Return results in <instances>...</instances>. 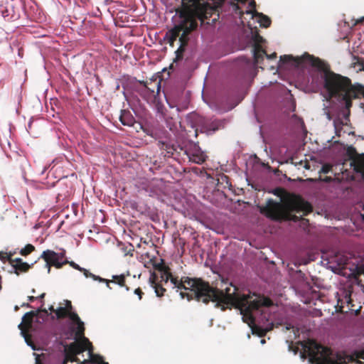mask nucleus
Returning <instances> with one entry per match:
<instances>
[{
	"label": "nucleus",
	"mask_w": 364,
	"mask_h": 364,
	"mask_svg": "<svg viewBox=\"0 0 364 364\" xmlns=\"http://www.w3.org/2000/svg\"><path fill=\"white\" fill-rule=\"evenodd\" d=\"M155 267L161 273L159 283L166 284L170 281L173 288L177 289V291H180L182 299L186 298L188 301L195 299L205 304L213 301L215 303V307L220 308L223 311L228 309V306H233L240 309L245 321H254L252 311L258 310L262 306L269 307L273 305L272 301L264 296L240 294L237 292L238 289L232 283L230 287L220 289L211 287L209 282L201 278L182 277L178 279L173 275L170 267L164 263L158 264Z\"/></svg>",
	"instance_id": "obj_1"
},
{
	"label": "nucleus",
	"mask_w": 364,
	"mask_h": 364,
	"mask_svg": "<svg viewBox=\"0 0 364 364\" xmlns=\"http://www.w3.org/2000/svg\"><path fill=\"white\" fill-rule=\"evenodd\" d=\"M208 0H181V6L176 10L178 19L174 26L166 34L171 46L178 38L180 46L176 51V60L183 58L193 32L197 30L198 21H203L212 15L213 7Z\"/></svg>",
	"instance_id": "obj_2"
},
{
	"label": "nucleus",
	"mask_w": 364,
	"mask_h": 364,
	"mask_svg": "<svg viewBox=\"0 0 364 364\" xmlns=\"http://www.w3.org/2000/svg\"><path fill=\"white\" fill-rule=\"evenodd\" d=\"M282 63H289L291 65L298 68L304 63H309L311 66L316 68L322 71V76L324 81V87L328 91L330 97H340L343 93H346L351 88H354L350 80L341 75L335 73L330 70L328 64L324 63L320 58L314 57L307 53H305L301 57H293L289 55H284L280 57Z\"/></svg>",
	"instance_id": "obj_3"
},
{
	"label": "nucleus",
	"mask_w": 364,
	"mask_h": 364,
	"mask_svg": "<svg viewBox=\"0 0 364 364\" xmlns=\"http://www.w3.org/2000/svg\"><path fill=\"white\" fill-rule=\"evenodd\" d=\"M259 212L267 218L275 220H298V217L292 213H301L306 215L313 211L312 205L300 196L291 194L287 197L283 203L272 198L267 200L266 205L259 206Z\"/></svg>",
	"instance_id": "obj_4"
},
{
	"label": "nucleus",
	"mask_w": 364,
	"mask_h": 364,
	"mask_svg": "<svg viewBox=\"0 0 364 364\" xmlns=\"http://www.w3.org/2000/svg\"><path fill=\"white\" fill-rule=\"evenodd\" d=\"M302 346L304 351L302 358H306L307 353L310 364H347L353 360V356L343 352H334L314 340L309 339Z\"/></svg>",
	"instance_id": "obj_5"
},
{
	"label": "nucleus",
	"mask_w": 364,
	"mask_h": 364,
	"mask_svg": "<svg viewBox=\"0 0 364 364\" xmlns=\"http://www.w3.org/2000/svg\"><path fill=\"white\" fill-rule=\"evenodd\" d=\"M65 306H60L55 310V315L58 319L69 318L71 321L70 329L74 334V338L76 341L85 339L87 343L86 348L88 354L87 360L91 361V343L89 340L84 336V323L80 320L78 315L72 311L73 306L71 301L65 300Z\"/></svg>",
	"instance_id": "obj_6"
},
{
	"label": "nucleus",
	"mask_w": 364,
	"mask_h": 364,
	"mask_svg": "<svg viewBox=\"0 0 364 364\" xmlns=\"http://www.w3.org/2000/svg\"><path fill=\"white\" fill-rule=\"evenodd\" d=\"M41 257L46 262V266L48 268V273L50 272L51 266H54L59 269L64 264L68 263L66 259L63 261L65 257V252L57 253L53 250H47L43 252Z\"/></svg>",
	"instance_id": "obj_7"
},
{
	"label": "nucleus",
	"mask_w": 364,
	"mask_h": 364,
	"mask_svg": "<svg viewBox=\"0 0 364 364\" xmlns=\"http://www.w3.org/2000/svg\"><path fill=\"white\" fill-rule=\"evenodd\" d=\"M198 126L195 130L196 136L198 132L205 133L208 135L213 134L222 127V122L219 120H210L199 117L198 118Z\"/></svg>",
	"instance_id": "obj_8"
},
{
	"label": "nucleus",
	"mask_w": 364,
	"mask_h": 364,
	"mask_svg": "<svg viewBox=\"0 0 364 364\" xmlns=\"http://www.w3.org/2000/svg\"><path fill=\"white\" fill-rule=\"evenodd\" d=\"M339 97H341L342 100L345 102L346 107V109H348V113L344 114L345 120L346 122H348L350 120L349 119V115H350L349 109L352 107V104H353L352 103V100L353 99H355V98H358V96L355 89L354 88H351L347 92L343 93V95L341 96H340ZM338 124H339V125H344V124H347V122L343 123V121H341V119L335 120L334 121V125H335L336 129H337Z\"/></svg>",
	"instance_id": "obj_9"
},
{
	"label": "nucleus",
	"mask_w": 364,
	"mask_h": 364,
	"mask_svg": "<svg viewBox=\"0 0 364 364\" xmlns=\"http://www.w3.org/2000/svg\"><path fill=\"white\" fill-rule=\"evenodd\" d=\"M36 316L37 313L33 311L26 313L22 318V322L18 325L21 334L28 345H30L28 331L32 328L33 318Z\"/></svg>",
	"instance_id": "obj_10"
},
{
	"label": "nucleus",
	"mask_w": 364,
	"mask_h": 364,
	"mask_svg": "<svg viewBox=\"0 0 364 364\" xmlns=\"http://www.w3.org/2000/svg\"><path fill=\"white\" fill-rule=\"evenodd\" d=\"M11 269L9 270L10 273H14L17 276L28 272L33 266V263L28 264L23 262L21 258H13L9 263Z\"/></svg>",
	"instance_id": "obj_11"
},
{
	"label": "nucleus",
	"mask_w": 364,
	"mask_h": 364,
	"mask_svg": "<svg viewBox=\"0 0 364 364\" xmlns=\"http://www.w3.org/2000/svg\"><path fill=\"white\" fill-rule=\"evenodd\" d=\"M93 46L96 47V54L92 53V58H95L96 61V68L102 67L107 61L105 46L101 43H92Z\"/></svg>",
	"instance_id": "obj_12"
},
{
	"label": "nucleus",
	"mask_w": 364,
	"mask_h": 364,
	"mask_svg": "<svg viewBox=\"0 0 364 364\" xmlns=\"http://www.w3.org/2000/svg\"><path fill=\"white\" fill-rule=\"evenodd\" d=\"M262 41L263 38L259 35H257L255 38V43L253 46V56L255 65L260 64L264 60V56L267 55L266 51L259 44Z\"/></svg>",
	"instance_id": "obj_13"
},
{
	"label": "nucleus",
	"mask_w": 364,
	"mask_h": 364,
	"mask_svg": "<svg viewBox=\"0 0 364 364\" xmlns=\"http://www.w3.org/2000/svg\"><path fill=\"white\" fill-rule=\"evenodd\" d=\"M159 145L161 150L166 151L165 156L168 157L173 156L175 153L179 154L183 150L181 146L167 141H159Z\"/></svg>",
	"instance_id": "obj_14"
},
{
	"label": "nucleus",
	"mask_w": 364,
	"mask_h": 364,
	"mask_svg": "<svg viewBox=\"0 0 364 364\" xmlns=\"http://www.w3.org/2000/svg\"><path fill=\"white\" fill-rule=\"evenodd\" d=\"M139 84L143 86V91L150 94L156 93L159 95L161 90L160 82L151 80L150 82L139 81Z\"/></svg>",
	"instance_id": "obj_15"
},
{
	"label": "nucleus",
	"mask_w": 364,
	"mask_h": 364,
	"mask_svg": "<svg viewBox=\"0 0 364 364\" xmlns=\"http://www.w3.org/2000/svg\"><path fill=\"white\" fill-rule=\"evenodd\" d=\"M92 279L105 282L107 284V287L109 289H111V287H109L110 282H114L115 284H117L120 287H125V277L124 274L114 275V276H112V279L109 280V279H102V278L100 277L99 276H96L92 274Z\"/></svg>",
	"instance_id": "obj_16"
},
{
	"label": "nucleus",
	"mask_w": 364,
	"mask_h": 364,
	"mask_svg": "<svg viewBox=\"0 0 364 364\" xmlns=\"http://www.w3.org/2000/svg\"><path fill=\"white\" fill-rule=\"evenodd\" d=\"M158 276L154 273H151L149 277V282L151 287L154 289L155 293L157 296L161 297L164 295L166 291V289L163 287L162 284L157 282Z\"/></svg>",
	"instance_id": "obj_17"
},
{
	"label": "nucleus",
	"mask_w": 364,
	"mask_h": 364,
	"mask_svg": "<svg viewBox=\"0 0 364 364\" xmlns=\"http://www.w3.org/2000/svg\"><path fill=\"white\" fill-rule=\"evenodd\" d=\"M121 123L124 126L132 127L134 123V118L129 111L122 110L119 117Z\"/></svg>",
	"instance_id": "obj_18"
},
{
	"label": "nucleus",
	"mask_w": 364,
	"mask_h": 364,
	"mask_svg": "<svg viewBox=\"0 0 364 364\" xmlns=\"http://www.w3.org/2000/svg\"><path fill=\"white\" fill-rule=\"evenodd\" d=\"M273 323L270 324V326L266 328H263L259 326L255 325L252 327V330L253 333L257 334L259 337H263L266 335V333L271 331L273 328Z\"/></svg>",
	"instance_id": "obj_19"
},
{
	"label": "nucleus",
	"mask_w": 364,
	"mask_h": 364,
	"mask_svg": "<svg viewBox=\"0 0 364 364\" xmlns=\"http://www.w3.org/2000/svg\"><path fill=\"white\" fill-rule=\"evenodd\" d=\"M16 253V251H9L8 252L0 251V260L4 263L8 262L9 264L11 261L13 259L14 255Z\"/></svg>",
	"instance_id": "obj_20"
},
{
	"label": "nucleus",
	"mask_w": 364,
	"mask_h": 364,
	"mask_svg": "<svg viewBox=\"0 0 364 364\" xmlns=\"http://www.w3.org/2000/svg\"><path fill=\"white\" fill-rule=\"evenodd\" d=\"M255 16H259V22L260 25L264 28H268L271 24V19L262 13H257Z\"/></svg>",
	"instance_id": "obj_21"
},
{
	"label": "nucleus",
	"mask_w": 364,
	"mask_h": 364,
	"mask_svg": "<svg viewBox=\"0 0 364 364\" xmlns=\"http://www.w3.org/2000/svg\"><path fill=\"white\" fill-rule=\"evenodd\" d=\"M35 250L36 247L33 245L28 244L19 251V253L21 255L26 257L27 255H30L31 252L35 251Z\"/></svg>",
	"instance_id": "obj_22"
},
{
	"label": "nucleus",
	"mask_w": 364,
	"mask_h": 364,
	"mask_svg": "<svg viewBox=\"0 0 364 364\" xmlns=\"http://www.w3.org/2000/svg\"><path fill=\"white\" fill-rule=\"evenodd\" d=\"M355 163L357 164L360 168H364V154H358L355 159L353 160L351 165L353 166Z\"/></svg>",
	"instance_id": "obj_23"
},
{
	"label": "nucleus",
	"mask_w": 364,
	"mask_h": 364,
	"mask_svg": "<svg viewBox=\"0 0 364 364\" xmlns=\"http://www.w3.org/2000/svg\"><path fill=\"white\" fill-rule=\"evenodd\" d=\"M92 364H109L107 362H105L104 360V357L99 355L95 354L92 352Z\"/></svg>",
	"instance_id": "obj_24"
},
{
	"label": "nucleus",
	"mask_w": 364,
	"mask_h": 364,
	"mask_svg": "<svg viewBox=\"0 0 364 364\" xmlns=\"http://www.w3.org/2000/svg\"><path fill=\"white\" fill-rule=\"evenodd\" d=\"M206 156L201 154H193L191 157V160L198 164H203L205 161Z\"/></svg>",
	"instance_id": "obj_25"
},
{
	"label": "nucleus",
	"mask_w": 364,
	"mask_h": 364,
	"mask_svg": "<svg viewBox=\"0 0 364 364\" xmlns=\"http://www.w3.org/2000/svg\"><path fill=\"white\" fill-rule=\"evenodd\" d=\"M166 123L167 127H168L171 132H174L177 129V123L174 122L172 118L166 119Z\"/></svg>",
	"instance_id": "obj_26"
},
{
	"label": "nucleus",
	"mask_w": 364,
	"mask_h": 364,
	"mask_svg": "<svg viewBox=\"0 0 364 364\" xmlns=\"http://www.w3.org/2000/svg\"><path fill=\"white\" fill-rule=\"evenodd\" d=\"M70 266L74 267L76 269L80 270V272H82L86 277H89L91 276V273L90 272L84 268H81L78 264H75L74 262H70Z\"/></svg>",
	"instance_id": "obj_27"
},
{
	"label": "nucleus",
	"mask_w": 364,
	"mask_h": 364,
	"mask_svg": "<svg viewBox=\"0 0 364 364\" xmlns=\"http://www.w3.org/2000/svg\"><path fill=\"white\" fill-rule=\"evenodd\" d=\"M347 154L350 159L353 161L355 159L356 156H358V153L356 149L353 146H349L347 149Z\"/></svg>",
	"instance_id": "obj_28"
},
{
	"label": "nucleus",
	"mask_w": 364,
	"mask_h": 364,
	"mask_svg": "<svg viewBox=\"0 0 364 364\" xmlns=\"http://www.w3.org/2000/svg\"><path fill=\"white\" fill-rule=\"evenodd\" d=\"M354 89L359 97L360 95H362L364 97V86L362 85H354Z\"/></svg>",
	"instance_id": "obj_29"
},
{
	"label": "nucleus",
	"mask_w": 364,
	"mask_h": 364,
	"mask_svg": "<svg viewBox=\"0 0 364 364\" xmlns=\"http://www.w3.org/2000/svg\"><path fill=\"white\" fill-rule=\"evenodd\" d=\"M332 169V166L329 164H325L322 166L321 172L323 173H329Z\"/></svg>",
	"instance_id": "obj_30"
},
{
	"label": "nucleus",
	"mask_w": 364,
	"mask_h": 364,
	"mask_svg": "<svg viewBox=\"0 0 364 364\" xmlns=\"http://www.w3.org/2000/svg\"><path fill=\"white\" fill-rule=\"evenodd\" d=\"M249 6L251 8L252 11H247V14H252L253 16H255V14H257V11L255 9V7H256V3L254 0H252L251 2H250L249 4Z\"/></svg>",
	"instance_id": "obj_31"
},
{
	"label": "nucleus",
	"mask_w": 364,
	"mask_h": 364,
	"mask_svg": "<svg viewBox=\"0 0 364 364\" xmlns=\"http://www.w3.org/2000/svg\"><path fill=\"white\" fill-rule=\"evenodd\" d=\"M73 189V185L70 182L69 188L65 193H58V196H64V197H68V196H69L72 193Z\"/></svg>",
	"instance_id": "obj_32"
},
{
	"label": "nucleus",
	"mask_w": 364,
	"mask_h": 364,
	"mask_svg": "<svg viewBox=\"0 0 364 364\" xmlns=\"http://www.w3.org/2000/svg\"><path fill=\"white\" fill-rule=\"evenodd\" d=\"M146 134L152 137H155L156 139H161L162 136L157 132L156 130L152 129L151 131L146 132Z\"/></svg>",
	"instance_id": "obj_33"
},
{
	"label": "nucleus",
	"mask_w": 364,
	"mask_h": 364,
	"mask_svg": "<svg viewBox=\"0 0 364 364\" xmlns=\"http://www.w3.org/2000/svg\"><path fill=\"white\" fill-rule=\"evenodd\" d=\"M232 6L235 14H238L240 16L243 15V11H242V9H240L237 4H233Z\"/></svg>",
	"instance_id": "obj_34"
},
{
	"label": "nucleus",
	"mask_w": 364,
	"mask_h": 364,
	"mask_svg": "<svg viewBox=\"0 0 364 364\" xmlns=\"http://www.w3.org/2000/svg\"><path fill=\"white\" fill-rule=\"evenodd\" d=\"M355 355L358 359L364 360V349L363 350L355 352Z\"/></svg>",
	"instance_id": "obj_35"
},
{
	"label": "nucleus",
	"mask_w": 364,
	"mask_h": 364,
	"mask_svg": "<svg viewBox=\"0 0 364 364\" xmlns=\"http://www.w3.org/2000/svg\"><path fill=\"white\" fill-rule=\"evenodd\" d=\"M134 294H136L139 296V300H141L142 298V295L144 294V292L140 288H136L134 290Z\"/></svg>",
	"instance_id": "obj_36"
},
{
	"label": "nucleus",
	"mask_w": 364,
	"mask_h": 364,
	"mask_svg": "<svg viewBox=\"0 0 364 364\" xmlns=\"http://www.w3.org/2000/svg\"><path fill=\"white\" fill-rule=\"evenodd\" d=\"M37 312H38H38H42V313H43V316H44V317H46V318L47 316H48V315H49V314H48V311H47L46 309H38Z\"/></svg>",
	"instance_id": "obj_37"
},
{
	"label": "nucleus",
	"mask_w": 364,
	"mask_h": 364,
	"mask_svg": "<svg viewBox=\"0 0 364 364\" xmlns=\"http://www.w3.org/2000/svg\"><path fill=\"white\" fill-rule=\"evenodd\" d=\"M267 58H269V59H274L277 58V53H273L271 55H266Z\"/></svg>",
	"instance_id": "obj_38"
},
{
	"label": "nucleus",
	"mask_w": 364,
	"mask_h": 364,
	"mask_svg": "<svg viewBox=\"0 0 364 364\" xmlns=\"http://www.w3.org/2000/svg\"><path fill=\"white\" fill-rule=\"evenodd\" d=\"M18 55L22 58L23 57V50L22 48H19L18 49Z\"/></svg>",
	"instance_id": "obj_39"
},
{
	"label": "nucleus",
	"mask_w": 364,
	"mask_h": 364,
	"mask_svg": "<svg viewBox=\"0 0 364 364\" xmlns=\"http://www.w3.org/2000/svg\"><path fill=\"white\" fill-rule=\"evenodd\" d=\"M36 299H37V297L33 296H28V301H35Z\"/></svg>",
	"instance_id": "obj_40"
},
{
	"label": "nucleus",
	"mask_w": 364,
	"mask_h": 364,
	"mask_svg": "<svg viewBox=\"0 0 364 364\" xmlns=\"http://www.w3.org/2000/svg\"><path fill=\"white\" fill-rule=\"evenodd\" d=\"M21 306L22 307H27V308H31V306L28 303H23V304H22Z\"/></svg>",
	"instance_id": "obj_41"
},
{
	"label": "nucleus",
	"mask_w": 364,
	"mask_h": 364,
	"mask_svg": "<svg viewBox=\"0 0 364 364\" xmlns=\"http://www.w3.org/2000/svg\"><path fill=\"white\" fill-rule=\"evenodd\" d=\"M363 21H364V16H363V17H362L361 18H360V19L357 20V21H356V23H355V24L361 23H363Z\"/></svg>",
	"instance_id": "obj_42"
},
{
	"label": "nucleus",
	"mask_w": 364,
	"mask_h": 364,
	"mask_svg": "<svg viewBox=\"0 0 364 364\" xmlns=\"http://www.w3.org/2000/svg\"><path fill=\"white\" fill-rule=\"evenodd\" d=\"M46 296L45 293L41 294L38 298L40 299H43Z\"/></svg>",
	"instance_id": "obj_43"
},
{
	"label": "nucleus",
	"mask_w": 364,
	"mask_h": 364,
	"mask_svg": "<svg viewBox=\"0 0 364 364\" xmlns=\"http://www.w3.org/2000/svg\"><path fill=\"white\" fill-rule=\"evenodd\" d=\"M49 310H50V311H53V312H55V310H56V309H54L53 306H50L49 307Z\"/></svg>",
	"instance_id": "obj_44"
},
{
	"label": "nucleus",
	"mask_w": 364,
	"mask_h": 364,
	"mask_svg": "<svg viewBox=\"0 0 364 364\" xmlns=\"http://www.w3.org/2000/svg\"><path fill=\"white\" fill-rule=\"evenodd\" d=\"M36 364H41V361H40V360H39V358H36Z\"/></svg>",
	"instance_id": "obj_45"
},
{
	"label": "nucleus",
	"mask_w": 364,
	"mask_h": 364,
	"mask_svg": "<svg viewBox=\"0 0 364 364\" xmlns=\"http://www.w3.org/2000/svg\"><path fill=\"white\" fill-rule=\"evenodd\" d=\"M304 167H305V168H306V169H309V164H308L307 162L306 163V164H305Z\"/></svg>",
	"instance_id": "obj_46"
},
{
	"label": "nucleus",
	"mask_w": 364,
	"mask_h": 364,
	"mask_svg": "<svg viewBox=\"0 0 364 364\" xmlns=\"http://www.w3.org/2000/svg\"><path fill=\"white\" fill-rule=\"evenodd\" d=\"M15 311H18L19 309L18 306H16L15 308H14Z\"/></svg>",
	"instance_id": "obj_47"
},
{
	"label": "nucleus",
	"mask_w": 364,
	"mask_h": 364,
	"mask_svg": "<svg viewBox=\"0 0 364 364\" xmlns=\"http://www.w3.org/2000/svg\"><path fill=\"white\" fill-rule=\"evenodd\" d=\"M355 170L356 171H360V169H358L357 167H355Z\"/></svg>",
	"instance_id": "obj_48"
},
{
	"label": "nucleus",
	"mask_w": 364,
	"mask_h": 364,
	"mask_svg": "<svg viewBox=\"0 0 364 364\" xmlns=\"http://www.w3.org/2000/svg\"><path fill=\"white\" fill-rule=\"evenodd\" d=\"M291 328V326L289 325V326H287V330H289Z\"/></svg>",
	"instance_id": "obj_49"
},
{
	"label": "nucleus",
	"mask_w": 364,
	"mask_h": 364,
	"mask_svg": "<svg viewBox=\"0 0 364 364\" xmlns=\"http://www.w3.org/2000/svg\"><path fill=\"white\" fill-rule=\"evenodd\" d=\"M126 289H127V291H129V288L128 287H126Z\"/></svg>",
	"instance_id": "obj_50"
},
{
	"label": "nucleus",
	"mask_w": 364,
	"mask_h": 364,
	"mask_svg": "<svg viewBox=\"0 0 364 364\" xmlns=\"http://www.w3.org/2000/svg\"><path fill=\"white\" fill-rule=\"evenodd\" d=\"M35 291H35V289H32V292H33V293H35Z\"/></svg>",
	"instance_id": "obj_51"
},
{
	"label": "nucleus",
	"mask_w": 364,
	"mask_h": 364,
	"mask_svg": "<svg viewBox=\"0 0 364 364\" xmlns=\"http://www.w3.org/2000/svg\"><path fill=\"white\" fill-rule=\"evenodd\" d=\"M64 184L68 186V183L66 182L64 183Z\"/></svg>",
	"instance_id": "obj_52"
},
{
	"label": "nucleus",
	"mask_w": 364,
	"mask_h": 364,
	"mask_svg": "<svg viewBox=\"0 0 364 364\" xmlns=\"http://www.w3.org/2000/svg\"><path fill=\"white\" fill-rule=\"evenodd\" d=\"M161 134H166V132L163 131Z\"/></svg>",
	"instance_id": "obj_53"
},
{
	"label": "nucleus",
	"mask_w": 364,
	"mask_h": 364,
	"mask_svg": "<svg viewBox=\"0 0 364 364\" xmlns=\"http://www.w3.org/2000/svg\"><path fill=\"white\" fill-rule=\"evenodd\" d=\"M261 342H262V343H264L265 341H264V340H262V341H261Z\"/></svg>",
	"instance_id": "obj_54"
},
{
	"label": "nucleus",
	"mask_w": 364,
	"mask_h": 364,
	"mask_svg": "<svg viewBox=\"0 0 364 364\" xmlns=\"http://www.w3.org/2000/svg\"><path fill=\"white\" fill-rule=\"evenodd\" d=\"M358 363L360 364H363V363L361 361H358Z\"/></svg>",
	"instance_id": "obj_55"
}]
</instances>
